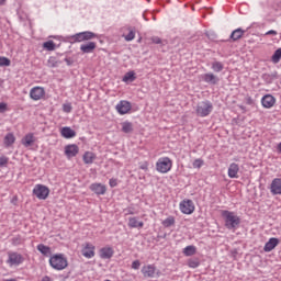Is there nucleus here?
<instances>
[{
    "mask_svg": "<svg viewBox=\"0 0 281 281\" xmlns=\"http://www.w3.org/2000/svg\"><path fill=\"white\" fill-rule=\"evenodd\" d=\"M5 4V0H0V5H4Z\"/></svg>",
    "mask_w": 281,
    "mask_h": 281,
    "instance_id": "obj_54",
    "label": "nucleus"
},
{
    "mask_svg": "<svg viewBox=\"0 0 281 281\" xmlns=\"http://www.w3.org/2000/svg\"><path fill=\"white\" fill-rule=\"evenodd\" d=\"M34 142H36V138L34 137V133H29L26 134L21 143H22V146H24L25 148H30V146H33L34 145Z\"/></svg>",
    "mask_w": 281,
    "mask_h": 281,
    "instance_id": "obj_17",
    "label": "nucleus"
},
{
    "mask_svg": "<svg viewBox=\"0 0 281 281\" xmlns=\"http://www.w3.org/2000/svg\"><path fill=\"white\" fill-rule=\"evenodd\" d=\"M7 109H8V104L4 102H1L0 103V113H5Z\"/></svg>",
    "mask_w": 281,
    "mask_h": 281,
    "instance_id": "obj_44",
    "label": "nucleus"
},
{
    "mask_svg": "<svg viewBox=\"0 0 281 281\" xmlns=\"http://www.w3.org/2000/svg\"><path fill=\"white\" fill-rule=\"evenodd\" d=\"M63 109L65 113H71V104H64Z\"/></svg>",
    "mask_w": 281,
    "mask_h": 281,
    "instance_id": "obj_46",
    "label": "nucleus"
},
{
    "mask_svg": "<svg viewBox=\"0 0 281 281\" xmlns=\"http://www.w3.org/2000/svg\"><path fill=\"white\" fill-rule=\"evenodd\" d=\"M99 254H100V258H102L103 260H111L115 251L113 250L112 247H103L100 249Z\"/></svg>",
    "mask_w": 281,
    "mask_h": 281,
    "instance_id": "obj_12",
    "label": "nucleus"
},
{
    "mask_svg": "<svg viewBox=\"0 0 281 281\" xmlns=\"http://www.w3.org/2000/svg\"><path fill=\"white\" fill-rule=\"evenodd\" d=\"M130 214H133V212H130Z\"/></svg>",
    "mask_w": 281,
    "mask_h": 281,
    "instance_id": "obj_56",
    "label": "nucleus"
},
{
    "mask_svg": "<svg viewBox=\"0 0 281 281\" xmlns=\"http://www.w3.org/2000/svg\"><path fill=\"white\" fill-rule=\"evenodd\" d=\"M156 169L162 175H166V172H170V170L172 169V160H170V158L168 157L160 158L156 164Z\"/></svg>",
    "mask_w": 281,
    "mask_h": 281,
    "instance_id": "obj_5",
    "label": "nucleus"
},
{
    "mask_svg": "<svg viewBox=\"0 0 281 281\" xmlns=\"http://www.w3.org/2000/svg\"><path fill=\"white\" fill-rule=\"evenodd\" d=\"M37 251H41L43 256H52V248L49 246H45V244H38Z\"/></svg>",
    "mask_w": 281,
    "mask_h": 281,
    "instance_id": "obj_28",
    "label": "nucleus"
},
{
    "mask_svg": "<svg viewBox=\"0 0 281 281\" xmlns=\"http://www.w3.org/2000/svg\"><path fill=\"white\" fill-rule=\"evenodd\" d=\"M246 104H248V105L254 104V99H251V97H247L246 98Z\"/></svg>",
    "mask_w": 281,
    "mask_h": 281,
    "instance_id": "obj_49",
    "label": "nucleus"
},
{
    "mask_svg": "<svg viewBox=\"0 0 281 281\" xmlns=\"http://www.w3.org/2000/svg\"><path fill=\"white\" fill-rule=\"evenodd\" d=\"M16 142V137H14V134L12 133H8L4 136V146L5 148H10V146H12V144H14Z\"/></svg>",
    "mask_w": 281,
    "mask_h": 281,
    "instance_id": "obj_26",
    "label": "nucleus"
},
{
    "mask_svg": "<svg viewBox=\"0 0 281 281\" xmlns=\"http://www.w3.org/2000/svg\"><path fill=\"white\" fill-rule=\"evenodd\" d=\"M97 45L95 42H89L88 44H82L80 46V50L83 54H91L95 49Z\"/></svg>",
    "mask_w": 281,
    "mask_h": 281,
    "instance_id": "obj_22",
    "label": "nucleus"
},
{
    "mask_svg": "<svg viewBox=\"0 0 281 281\" xmlns=\"http://www.w3.org/2000/svg\"><path fill=\"white\" fill-rule=\"evenodd\" d=\"M200 265H201V261L199 260V258H193L188 260V267H190V269H196L200 267Z\"/></svg>",
    "mask_w": 281,
    "mask_h": 281,
    "instance_id": "obj_32",
    "label": "nucleus"
},
{
    "mask_svg": "<svg viewBox=\"0 0 281 281\" xmlns=\"http://www.w3.org/2000/svg\"><path fill=\"white\" fill-rule=\"evenodd\" d=\"M49 265L53 269H56V271H63V269H67V267H69V261H67L65 255L57 254L49 258Z\"/></svg>",
    "mask_w": 281,
    "mask_h": 281,
    "instance_id": "obj_2",
    "label": "nucleus"
},
{
    "mask_svg": "<svg viewBox=\"0 0 281 281\" xmlns=\"http://www.w3.org/2000/svg\"><path fill=\"white\" fill-rule=\"evenodd\" d=\"M261 104H262V106H265V109H271V106H273V104H276V98L271 94H266L261 99Z\"/></svg>",
    "mask_w": 281,
    "mask_h": 281,
    "instance_id": "obj_18",
    "label": "nucleus"
},
{
    "mask_svg": "<svg viewBox=\"0 0 281 281\" xmlns=\"http://www.w3.org/2000/svg\"><path fill=\"white\" fill-rule=\"evenodd\" d=\"M180 212L182 214H192L194 212V202L192 200H183L180 203Z\"/></svg>",
    "mask_w": 281,
    "mask_h": 281,
    "instance_id": "obj_8",
    "label": "nucleus"
},
{
    "mask_svg": "<svg viewBox=\"0 0 281 281\" xmlns=\"http://www.w3.org/2000/svg\"><path fill=\"white\" fill-rule=\"evenodd\" d=\"M277 245H280V239L276 238V237H272L270 238L265 247H263V251L266 252H269V251H273V248L277 246Z\"/></svg>",
    "mask_w": 281,
    "mask_h": 281,
    "instance_id": "obj_20",
    "label": "nucleus"
},
{
    "mask_svg": "<svg viewBox=\"0 0 281 281\" xmlns=\"http://www.w3.org/2000/svg\"><path fill=\"white\" fill-rule=\"evenodd\" d=\"M95 154L93 151H86L83 154V164L91 165L95 161Z\"/></svg>",
    "mask_w": 281,
    "mask_h": 281,
    "instance_id": "obj_24",
    "label": "nucleus"
},
{
    "mask_svg": "<svg viewBox=\"0 0 281 281\" xmlns=\"http://www.w3.org/2000/svg\"><path fill=\"white\" fill-rule=\"evenodd\" d=\"M76 135V131L71 130V127H63L61 128V136L65 139H71Z\"/></svg>",
    "mask_w": 281,
    "mask_h": 281,
    "instance_id": "obj_25",
    "label": "nucleus"
},
{
    "mask_svg": "<svg viewBox=\"0 0 281 281\" xmlns=\"http://www.w3.org/2000/svg\"><path fill=\"white\" fill-rule=\"evenodd\" d=\"M10 59L8 57H0V67H10Z\"/></svg>",
    "mask_w": 281,
    "mask_h": 281,
    "instance_id": "obj_38",
    "label": "nucleus"
},
{
    "mask_svg": "<svg viewBox=\"0 0 281 281\" xmlns=\"http://www.w3.org/2000/svg\"><path fill=\"white\" fill-rule=\"evenodd\" d=\"M280 59H281V48H278V49L273 53V55H272V57H271V60H272V63H273L274 65H278V63H280Z\"/></svg>",
    "mask_w": 281,
    "mask_h": 281,
    "instance_id": "obj_34",
    "label": "nucleus"
},
{
    "mask_svg": "<svg viewBox=\"0 0 281 281\" xmlns=\"http://www.w3.org/2000/svg\"><path fill=\"white\" fill-rule=\"evenodd\" d=\"M140 169H142V170H148V167H147L146 165H142V166H140Z\"/></svg>",
    "mask_w": 281,
    "mask_h": 281,
    "instance_id": "obj_52",
    "label": "nucleus"
},
{
    "mask_svg": "<svg viewBox=\"0 0 281 281\" xmlns=\"http://www.w3.org/2000/svg\"><path fill=\"white\" fill-rule=\"evenodd\" d=\"M267 35H272V36H277L278 35V32L277 31H273V30H270L266 33Z\"/></svg>",
    "mask_w": 281,
    "mask_h": 281,
    "instance_id": "obj_50",
    "label": "nucleus"
},
{
    "mask_svg": "<svg viewBox=\"0 0 281 281\" xmlns=\"http://www.w3.org/2000/svg\"><path fill=\"white\" fill-rule=\"evenodd\" d=\"M44 49H47V52H54L56 49V43L54 41H47L43 44Z\"/></svg>",
    "mask_w": 281,
    "mask_h": 281,
    "instance_id": "obj_33",
    "label": "nucleus"
},
{
    "mask_svg": "<svg viewBox=\"0 0 281 281\" xmlns=\"http://www.w3.org/2000/svg\"><path fill=\"white\" fill-rule=\"evenodd\" d=\"M196 254V246L190 245L183 249L184 256H194Z\"/></svg>",
    "mask_w": 281,
    "mask_h": 281,
    "instance_id": "obj_31",
    "label": "nucleus"
},
{
    "mask_svg": "<svg viewBox=\"0 0 281 281\" xmlns=\"http://www.w3.org/2000/svg\"><path fill=\"white\" fill-rule=\"evenodd\" d=\"M8 161H9L8 157L5 156L0 157V168H3V166H8Z\"/></svg>",
    "mask_w": 281,
    "mask_h": 281,
    "instance_id": "obj_41",
    "label": "nucleus"
},
{
    "mask_svg": "<svg viewBox=\"0 0 281 281\" xmlns=\"http://www.w3.org/2000/svg\"><path fill=\"white\" fill-rule=\"evenodd\" d=\"M122 131L123 133H133V123L131 122L122 123Z\"/></svg>",
    "mask_w": 281,
    "mask_h": 281,
    "instance_id": "obj_35",
    "label": "nucleus"
},
{
    "mask_svg": "<svg viewBox=\"0 0 281 281\" xmlns=\"http://www.w3.org/2000/svg\"><path fill=\"white\" fill-rule=\"evenodd\" d=\"M65 63L66 65H68V67H71V65H74V60L71 58H65Z\"/></svg>",
    "mask_w": 281,
    "mask_h": 281,
    "instance_id": "obj_48",
    "label": "nucleus"
},
{
    "mask_svg": "<svg viewBox=\"0 0 281 281\" xmlns=\"http://www.w3.org/2000/svg\"><path fill=\"white\" fill-rule=\"evenodd\" d=\"M151 43H154L155 45H162L164 41H161V38L158 36H154L151 37Z\"/></svg>",
    "mask_w": 281,
    "mask_h": 281,
    "instance_id": "obj_40",
    "label": "nucleus"
},
{
    "mask_svg": "<svg viewBox=\"0 0 281 281\" xmlns=\"http://www.w3.org/2000/svg\"><path fill=\"white\" fill-rule=\"evenodd\" d=\"M98 35L93 32L90 31H85L80 33H76L75 35L71 36V41L74 43H82L85 41H92V38H97Z\"/></svg>",
    "mask_w": 281,
    "mask_h": 281,
    "instance_id": "obj_4",
    "label": "nucleus"
},
{
    "mask_svg": "<svg viewBox=\"0 0 281 281\" xmlns=\"http://www.w3.org/2000/svg\"><path fill=\"white\" fill-rule=\"evenodd\" d=\"M206 36L210 41H216V33H206Z\"/></svg>",
    "mask_w": 281,
    "mask_h": 281,
    "instance_id": "obj_47",
    "label": "nucleus"
},
{
    "mask_svg": "<svg viewBox=\"0 0 281 281\" xmlns=\"http://www.w3.org/2000/svg\"><path fill=\"white\" fill-rule=\"evenodd\" d=\"M226 229H237L240 226V217L232 211H222Z\"/></svg>",
    "mask_w": 281,
    "mask_h": 281,
    "instance_id": "obj_1",
    "label": "nucleus"
},
{
    "mask_svg": "<svg viewBox=\"0 0 281 281\" xmlns=\"http://www.w3.org/2000/svg\"><path fill=\"white\" fill-rule=\"evenodd\" d=\"M136 79L135 71H128L124 75L123 82H135Z\"/></svg>",
    "mask_w": 281,
    "mask_h": 281,
    "instance_id": "obj_30",
    "label": "nucleus"
},
{
    "mask_svg": "<svg viewBox=\"0 0 281 281\" xmlns=\"http://www.w3.org/2000/svg\"><path fill=\"white\" fill-rule=\"evenodd\" d=\"M78 153H80V148L76 144L67 145L65 147V155L68 159L76 157V155H78Z\"/></svg>",
    "mask_w": 281,
    "mask_h": 281,
    "instance_id": "obj_10",
    "label": "nucleus"
},
{
    "mask_svg": "<svg viewBox=\"0 0 281 281\" xmlns=\"http://www.w3.org/2000/svg\"><path fill=\"white\" fill-rule=\"evenodd\" d=\"M133 106L131 105V102L126 101V100H123V101H120L115 109L117 111V113H120V115H126V113H128V111H131Z\"/></svg>",
    "mask_w": 281,
    "mask_h": 281,
    "instance_id": "obj_9",
    "label": "nucleus"
},
{
    "mask_svg": "<svg viewBox=\"0 0 281 281\" xmlns=\"http://www.w3.org/2000/svg\"><path fill=\"white\" fill-rule=\"evenodd\" d=\"M240 170V167H238V164L232 162L228 167V177L229 179H238V171Z\"/></svg>",
    "mask_w": 281,
    "mask_h": 281,
    "instance_id": "obj_19",
    "label": "nucleus"
},
{
    "mask_svg": "<svg viewBox=\"0 0 281 281\" xmlns=\"http://www.w3.org/2000/svg\"><path fill=\"white\" fill-rule=\"evenodd\" d=\"M109 183H110V188H115L117 186V179L111 178Z\"/></svg>",
    "mask_w": 281,
    "mask_h": 281,
    "instance_id": "obj_45",
    "label": "nucleus"
},
{
    "mask_svg": "<svg viewBox=\"0 0 281 281\" xmlns=\"http://www.w3.org/2000/svg\"><path fill=\"white\" fill-rule=\"evenodd\" d=\"M245 34V31L243 29H236L235 31L232 32L229 38L231 41H240Z\"/></svg>",
    "mask_w": 281,
    "mask_h": 281,
    "instance_id": "obj_23",
    "label": "nucleus"
},
{
    "mask_svg": "<svg viewBox=\"0 0 281 281\" xmlns=\"http://www.w3.org/2000/svg\"><path fill=\"white\" fill-rule=\"evenodd\" d=\"M202 80L207 85H216L217 82H221L218 76L214 75L213 72L204 74L202 76Z\"/></svg>",
    "mask_w": 281,
    "mask_h": 281,
    "instance_id": "obj_13",
    "label": "nucleus"
},
{
    "mask_svg": "<svg viewBox=\"0 0 281 281\" xmlns=\"http://www.w3.org/2000/svg\"><path fill=\"white\" fill-rule=\"evenodd\" d=\"M211 69H213L215 74H221V71L225 69V66L221 61H213L211 65Z\"/></svg>",
    "mask_w": 281,
    "mask_h": 281,
    "instance_id": "obj_29",
    "label": "nucleus"
},
{
    "mask_svg": "<svg viewBox=\"0 0 281 281\" xmlns=\"http://www.w3.org/2000/svg\"><path fill=\"white\" fill-rule=\"evenodd\" d=\"M91 192H94V194L102 195L106 194V186L102 183H92L90 186Z\"/></svg>",
    "mask_w": 281,
    "mask_h": 281,
    "instance_id": "obj_15",
    "label": "nucleus"
},
{
    "mask_svg": "<svg viewBox=\"0 0 281 281\" xmlns=\"http://www.w3.org/2000/svg\"><path fill=\"white\" fill-rule=\"evenodd\" d=\"M278 151L281 153V143L278 144Z\"/></svg>",
    "mask_w": 281,
    "mask_h": 281,
    "instance_id": "obj_53",
    "label": "nucleus"
},
{
    "mask_svg": "<svg viewBox=\"0 0 281 281\" xmlns=\"http://www.w3.org/2000/svg\"><path fill=\"white\" fill-rule=\"evenodd\" d=\"M81 254L85 258H93V256H95V246L90 243H86Z\"/></svg>",
    "mask_w": 281,
    "mask_h": 281,
    "instance_id": "obj_11",
    "label": "nucleus"
},
{
    "mask_svg": "<svg viewBox=\"0 0 281 281\" xmlns=\"http://www.w3.org/2000/svg\"><path fill=\"white\" fill-rule=\"evenodd\" d=\"M47 67H50V68L58 67V61H56V57L48 58Z\"/></svg>",
    "mask_w": 281,
    "mask_h": 281,
    "instance_id": "obj_37",
    "label": "nucleus"
},
{
    "mask_svg": "<svg viewBox=\"0 0 281 281\" xmlns=\"http://www.w3.org/2000/svg\"><path fill=\"white\" fill-rule=\"evenodd\" d=\"M128 227H132V228H142L144 227V222H139L137 221V217H130L128 218Z\"/></svg>",
    "mask_w": 281,
    "mask_h": 281,
    "instance_id": "obj_27",
    "label": "nucleus"
},
{
    "mask_svg": "<svg viewBox=\"0 0 281 281\" xmlns=\"http://www.w3.org/2000/svg\"><path fill=\"white\" fill-rule=\"evenodd\" d=\"M263 78L267 80L269 78V75H263Z\"/></svg>",
    "mask_w": 281,
    "mask_h": 281,
    "instance_id": "obj_55",
    "label": "nucleus"
},
{
    "mask_svg": "<svg viewBox=\"0 0 281 281\" xmlns=\"http://www.w3.org/2000/svg\"><path fill=\"white\" fill-rule=\"evenodd\" d=\"M139 267H142V262H139V260H135L132 262V269H139Z\"/></svg>",
    "mask_w": 281,
    "mask_h": 281,
    "instance_id": "obj_43",
    "label": "nucleus"
},
{
    "mask_svg": "<svg viewBox=\"0 0 281 281\" xmlns=\"http://www.w3.org/2000/svg\"><path fill=\"white\" fill-rule=\"evenodd\" d=\"M135 38V31H130L127 35H125V41L131 42Z\"/></svg>",
    "mask_w": 281,
    "mask_h": 281,
    "instance_id": "obj_39",
    "label": "nucleus"
},
{
    "mask_svg": "<svg viewBox=\"0 0 281 281\" xmlns=\"http://www.w3.org/2000/svg\"><path fill=\"white\" fill-rule=\"evenodd\" d=\"M176 220L175 216H168L165 221H162V226L164 227H172L175 225Z\"/></svg>",
    "mask_w": 281,
    "mask_h": 281,
    "instance_id": "obj_36",
    "label": "nucleus"
},
{
    "mask_svg": "<svg viewBox=\"0 0 281 281\" xmlns=\"http://www.w3.org/2000/svg\"><path fill=\"white\" fill-rule=\"evenodd\" d=\"M155 271H157V268L153 265L145 266L142 269V273L145 278H155Z\"/></svg>",
    "mask_w": 281,
    "mask_h": 281,
    "instance_id": "obj_21",
    "label": "nucleus"
},
{
    "mask_svg": "<svg viewBox=\"0 0 281 281\" xmlns=\"http://www.w3.org/2000/svg\"><path fill=\"white\" fill-rule=\"evenodd\" d=\"M203 166V160L202 159H195L193 161V168H201Z\"/></svg>",
    "mask_w": 281,
    "mask_h": 281,
    "instance_id": "obj_42",
    "label": "nucleus"
},
{
    "mask_svg": "<svg viewBox=\"0 0 281 281\" xmlns=\"http://www.w3.org/2000/svg\"><path fill=\"white\" fill-rule=\"evenodd\" d=\"M239 109H240L241 111H244V113L247 111V109L245 108V105H239Z\"/></svg>",
    "mask_w": 281,
    "mask_h": 281,
    "instance_id": "obj_51",
    "label": "nucleus"
},
{
    "mask_svg": "<svg viewBox=\"0 0 281 281\" xmlns=\"http://www.w3.org/2000/svg\"><path fill=\"white\" fill-rule=\"evenodd\" d=\"M33 194L37 196L41 201H45L49 196V188L44 184H36L33 189Z\"/></svg>",
    "mask_w": 281,
    "mask_h": 281,
    "instance_id": "obj_6",
    "label": "nucleus"
},
{
    "mask_svg": "<svg viewBox=\"0 0 281 281\" xmlns=\"http://www.w3.org/2000/svg\"><path fill=\"white\" fill-rule=\"evenodd\" d=\"M43 95H45V89H43L41 87H34L30 91V98L32 100H41V98H43Z\"/></svg>",
    "mask_w": 281,
    "mask_h": 281,
    "instance_id": "obj_14",
    "label": "nucleus"
},
{
    "mask_svg": "<svg viewBox=\"0 0 281 281\" xmlns=\"http://www.w3.org/2000/svg\"><path fill=\"white\" fill-rule=\"evenodd\" d=\"M23 256L19 252H9V259H8V265L11 267H19V265H22L23 262Z\"/></svg>",
    "mask_w": 281,
    "mask_h": 281,
    "instance_id": "obj_7",
    "label": "nucleus"
},
{
    "mask_svg": "<svg viewBox=\"0 0 281 281\" xmlns=\"http://www.w3.org/2000/svg\"><path fill=\"white\" fill-rule=\"evenodd\" d=\"M271 194H281V178H274L270 186Z\"/></svg>",
    "mask_w": 281,
    "mask_h": 281,
    "instance_id": "obj_16",
    "label": "nucleus"
},
{
    "mask_svg": "<svg viewBox=\"0 0 281 281\" xmlns=\"http://www.w3.org/2000/svg\"><path fill=\"white\" fill-rule=\"evenodd\" d=\"M212 111H214V105L210 101H201L195 108L198 117H207Z\"/></svg>",
    "mask_w": 281,
    "mask_h": 281,
    "instance_id": "obj_3",
    "label": "nucleus"
}]
</instances>
